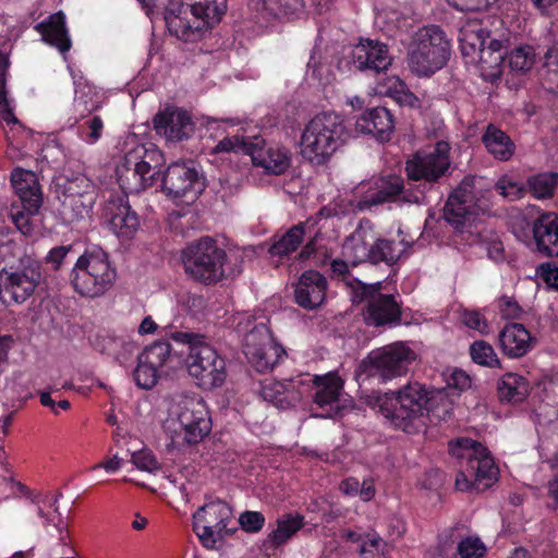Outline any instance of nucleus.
Returning <instances> with one entry per match:
<instances>
[{
  "instance_id": "nucleus-1",
  "label": "nucleus",
  "mask_w": 558,
  "mask_h": 558,
  "mask_svg": "<svg viewBox=\"0 0 558 558\" xmlns=\"http://www.w3.org/2000/svg\"><path fill=\"white\" fill-rule=\"evenodd\" d=\"M165 163L163 154L153 143L138 144L124 155L118 168L120 181H135L123 189L141 192L153 187L160 180L162 192L173 201L195 202L205 190V181L193 163L173 162L160 178Z\"/></svg>"
},
{
  "instance_id": "nucleus-2",
  "label": "nucleus",
  "mask_w": 558,
  "mask_h": 558,
  "mask_svg": "<svg viewBox=\"0 0 558 558\" xmlns=\"http://www.w3.org/2000/svg\"><path fill=\"white\" fill-rule=\"evenodd\" d=\"M374 407L396 429L418 434L427 425L429 413L446 418L452 414V405L444 401L441 392L429 391L417 381H410L396 391L375 398Z\"/></svg>"
},
{
  "instance_id": "nucleus-3",
  "label": "nucleus",
  "mask_w": 558,
  "mask_h": 558,
  "mask_svg": "<svg viewBox=\"0 0 558 558\" xmlns=\"http://www.w3.org/2000/svg\"><path fill=\"white\" fill-rule=\"evenodd\" d=\"M449 453L459 461L456 488L460 492H484L499 476V469L487 447L469 437L449 441Z\"/></svg>"
},
{
  "instance_id": "nucleus-4",
  "label": "nucleus",
  "mask_w": 558,
  "mask_h": 558,
  "mask_svg": "<svg viewBox=\"0 0 558 558\" xmlns=\"http://www.w3.org/2000/svg\"><path fill=\"white\" fill-rule=\"evenodd\" d=\"M451 146L446 141H437L432 149L417 150L405 161L404 172L415 195L414 204H426L432 193H437L440 182L450 174Z\"/></svg>"
},
{
  "instance_id": "nucleus-5",
  "label": "nucleus",
  "mask_w": 558,
  "mask_h": 558,
  "mask_svg": "<svg viewBox=\"0 0 558 558\" xmlns=\"http://www.w3.org/2000/svg\"><path fill=\"white\" fill-rule=\"evenodd\" d=\"M351 137L342 116L329 111L312 118L301 136V154L312 165L323 166Z\"/></svg>"
},
{
  "instance_id": "nucleus-6",
  "label": "nucleus",
  "mask_w": 558,
  "mask_h": 558,
  "mask_svg": "<svg viewBox=\"0 0 558 558\" xmlns=\"http://www.w3.org/2000/svg\"><path fill=\"white\" fill-rule=\"evenodd\" d=\"M227 12V0H170L165 20L171 35L194 40L203 28L218 24Z\"/></svg>"
},
{
  "instance_id": "nucleus-7",
  "label": "nucleus",
  "mask_w": 558,
  "mask_h": 558,
  "mask_svg": "<svg viewBox=\"0 0 558 558\" xmlns=\"http://www.w3.org/2000/svg\"><path fill=\"white\" fill-rule=\"evenodd\" d=\"M383 282L365 283L353 279L351 299L355 304L365 303L364 322L369 327L393 328L402 320V302L399 294L383 293Z\"/></svg>"
},
{
  "instance_id": "nucleus-8",
  "label": "nucleus",
  "mask_w": 558,
  "mask_h": 558,
  "mask_svg": "<svg viewBox=\"0 0 558 558\" xmlns=\"http://www.w3.org/2000/svg\"><path fill=\"white\" fill-rule=\"evenodd\" d=\"M10 181L16 197L10 207L11 220L23 235H32L35 217L44 204L39 179L34 171L15 167L11 171Z\"/></svg>"
},
{
  "instance_id": "nucleus-9",
  "label": "nucleus",
  "mask_w": 558,
  "mask_h": 558,
  "mask_svg": "<svg viewBox=\"0 0 558 558\" xmlns=\"http://www.w3.org/2000/svg\"><path fill=\"white\" fill-rule=\"evenodd\" d=\"M450 57V43L445 32L436 25L420 29L408 50V64L412 73L429 77L442 69Z\"/></svg>"
},
{
  "instance_id": "nucleus-10",
  "label": "nucleus",
  "mask_w": 558,
  "mask_h": 558,
  "mask_svg": "<svg viewBox=\"0 0 558 558\" xmlns=\"http://www.w3.org/2000/svg\"><path fill=\"white\" fill-rule=\"evenodd\" d=\"M116 269L110 265L108 254L98 246L87 248L71 271L74 290L88 298L102 295L116 279Z\"/></svg>"
},
{
  "instance_id": "nucleus-11",
  "label": "nucleus",
  "mask_w": 558,
  "mask_h": 558,
  "mask_svg": "<svg viewBox=\"0 0 558 558\" xmlns=\"http://www.w3.org/2000/svg\"><path fill=\"white\" fill-rule=\"evenodd\" d=\"M415 352L404 342L372 350L359 365V376L364 379H377L388 383L407 375L410 365L415 361Z\"/></svg>"
},
{
  "instance_id": "nucleus-12",
  "label": "nucleus",
  "mask_w": 558,
  "mask_h": 558,
  "mask_svg": "<svg viewBox=\"0 0 558 558\" xmlns=\"http://www.w3.org/2000/svg\"><path fill=\"white\" fill-rule=\"evenodd\" d=\"M226 260V251L209 236L190 243L182 251L186 275L205 286L216 284L223 279Z\"/></svg>"
},
{
  "instance_id": "nucleus-13",
  "label": "nucleus",
  "mask_w": 558,
  "mask_h": 558,
  "mask_svg": "<svg viewBox=\"0 0 558 558\" xmlns=\"http://www.w3.org/2000/svg\"><path fill=\"white\" fill-rule=\"evenodd\" d=\"M44 279L39 260L25 256L16 267L0 271V301L5 306L21 305L36 292Z\"/></svg>"
},
{
  "instance_id": "nucleus-14",
  "label": "nucleus",
  "mask_w": 558,
  "mask_h": 558,
  "mask_svg": "<svg viewBox=\"0 0 558 558\" xmlns=\"http://www.w3.org/2000/svg\"><path fill=\"white\" fill-rule=\"evenodd\" d=\"M186 366L189 374L205 390L221 387L226 381V361L216 349L206 342L203 345L194 347L189 352Z\"/></svg>"
},
{
  "instance_id": "nucleus-15",
  "label": "nucleus",
  "mask_w": 558,
  "mask_h": 558,
  "mask_svg": "<svg viewBox=\"0 0 558 558\" xmlns=\"http://www.w3.org/2000/svg\"><path fill=\"white\" fill-rule=\"evenodd\" d=\"M232 519V508L217 499L205 504L193 515V531L203 546L214 548Z\"/></svg>"
},
{
  "instance_id": "nucleus-16",
  "label": "nucleus",
  "mask_w": 558,
  "mask_h": 558,
  "mask_svg": "<svg viewBox=\"0 0 558 558\" xmlns=\"http://www.w3.org/2000/svg\"><path fill=\"white\" fill-rule=\"evenodd\" d=\"M409 185L407 189L401 175H380L373 181L368 190L361 196L356 208L359 210H367L386 203H414V199H410V196L415 195L416 192L412 184Z\"/></svg>"
},
{
  "instance_id": "nucleus-17",
  "label": "nucleus",
  "mask_w": 558,
  "mask_h": 558,
  "mask_svg": "<svg viewBox=\"0 0 558 558\" xmlns=\"http://www.w3.org/2000/svg\"><path fill=\"white\" fill-rule=\"evenodd\" d=\"M178 422L187 445L201 442L211 430V418L202 397H186L179 403Z\"/></svg>"
},
{
  "instance_id": "nucleus-18",
  "label": "nucleus",
  "mask_w": 558,
  "mask_h": 558,
  "mask_svg": "<svg viewBox=\"0 0 558 558\" xmlns=\"http://www.w3.org/2000/svg\"><path fill=\"white\" fill-rule=\"evenodd\" d=\"M474 189L475 177L465 175L446 202L444 217L458 232H464L475 215L476 196Z\"/></svg>"
},
{
  "instance_id": "nucleus-19",
  "label": "nucleus",
  "mask_w": 558,
  "mask_h": 558,
  "mask_svg": "<svg viewBox=\"0 0 558 558\" xmlns=\"http://www.w3.org/2000/svg\"><path fill=\"white\" fill-rule=\"evenodd\" d=\"M345 59L355 70L364 72L368 76H378L386 74L393 57L388 45L378 40L362 38L357 45L350 49Z\"/></svg>"
},
{
  "instance_id": "nucleus-20",
  "label": "nucleus",
  "mask_w": 558,
  "mask_h": 558,
  "mask_svg": "<svg viewBox=\"0 0 558 558\" xmlns=\"http://www.w3.org/2000/svg\"><path fill=\"white\" fill-rule=\"evenodd\" d=\"M243 352L259 373L271 371L287 355L284 348L270 339L264 326L245 336Z\"/></svg>"
},
{
  "instance_id": "nucleus-21",
  "label": "nucleus",
  "mask_w": 558,
  "mask_h": 558,
  "mask_svg": "<svg viewBox=\"0 0 558 558\" xmlns=\"http://www.w3.org/2000/svg\"><path fill=\"white\" fill-rule=\"evenodd\" d=\"M171 350L168 341H156L137 355V365L132 375L138 388L149 390L157 385Z\"/></svg>"
},
{
  "instance_id": "nucleus-22",
  "label": "nucleus",
  "mask_w": 558,
  "mask_h": 558,
  "mask_svg": "<svg viewBox=\"0 0 558 558\" xmlns=\"http://www.w3.org/2000/svg\"><path fill=\"white\" fill-rule=\"evenodd\" d=\"M153 126L157 135L170 143L189 140L195 132L191 114L177 106L159 110L153 118Z\"/></svg>"
},
{
  "instance_id": "nucleus-23",
  "label": "nucleus",
  "mask_w": 558,
  "mask_h": 558,
  "mask_svg": "<svg viewBox=\"0 0 558 558\" xmlns=\"http://www.w3.org/2000/svg\"><path fill=\"white\" fill-rule=\"evenodd\" d=\"M378 230L368 218L360 219L357 226L343 241L342 253L350 260L351 266L371 262Z\"/></svg>"
},
{
  "instance_id": "nucleus-24",
  "label": "nucleus",
  "mask_w": 558,
  "mask_h": 558,
  "mask_svg": "<svg viewBox=\"0 0 558 558\" xmlns=\"http://www.w3.org/2000/svg\"><path fill=\"white\" fill-rule=\"evenodd\" d=\"M110 230L120 240H131L140 228V217L132 209L125 194H114L109 197L105 207Z\"/></svg>"
},
{
  "instance_id": "nucleus-25",
  "label": "nucleus",
  "mask_w": 558,
  "mask_h": 558,
  "mask_svg": "<svg viewBox=\"0 0 558 558\" xmlns=\"http://www.w3.org/2000/svg\"><path fill=\"white\" fill-rule=\"evenodd\" d=\"M314 383L317 390L313 397V402L322 410L320 413L315 415L326 418L342 417L347 412V407L340 403V392L343 388L340 377L336 374L315 376Z\"/></svg>"
},
{
  "instance_id": "nucleus-26",
  "label": "nucleus",
  "mask_w": 558,
  "mask_h": 558,
  "mask_svg": "<svg viewBox=\"0 0 558 558\" xmlns=\"http://www.w3.org/2000/svg\"><path fill=\"white\" fill-rule=\"evenodd\" d=\"M327 288L328 282L323 274L314 269L305 270L295 283L294 301L306 311H315L324 304Z\"/></svg>"
},
{
  "instance_id": "nucleus-27",
  "label": "nucleus",
  "mask_w": 558,
  "mask_h": 558,
  "mask_svg": "<svg viewBox=\"0 0 558 558\" xmlns=\"http://www.w3.org/2000/svg\"><path fill=\"white\" fill-rule=\"evenodd\" d=\"M247 149L253 165L264 168L269 174H282L290 167L289 151L278 146H267L265 140L260 136L252 137L251 148Z\"/></svg>"
},
{
  "instance_id": "nucleus-28",
  "label": "nucleus",
  "mask_w": 558,
  "mask_h": 558,
  "mask_svg": "<svg viewBox=\"0 0 558 558\" xmlns=\"http://www.w3.org/2000/svg\"><path fill=\"white\" fill-rule=\"evenodd\" d=\"M9 61L3 54H0V122L5 123L10 130L7 133V138L12 146L22 148L25 146L23 140L17 138V135L28 137L32 134L29 129H26L21 121L15 117L13 108L8 99L7 92V70Z\"/></svg>"
},
{
  "instance_id": "nucleus-29",
  "label": "nucleus",
  "mask_w": 558,
  "mask_h": 558,
  "mask_svg": "<svg viewBox=\"0 0 558 558\" xmlns=\"http://www.w3.org/2000/svg\"><path fill=\"white\" fill-rule=\"evenodd\" d=\"M305 525V518L299 512H288L278 517L276 527L263 541L260 549L267 555L276 551L291 541Z\"/></svg>"
},
{
  "instance_id": "nucleus-30",
  "label": "nucleus",
  "mask_w": 558,
  "mask_h": 558,
  "mask_svg": "<svg viewBox=\"0 0 558 558\" xmlns=\"http://www.w3.org/2000/svg\"><path fill=\"white\" fill-rule=\"evenodd\" d=\"M498 343L504 355L520 359L534 349L536 339L522 324L509 323L500 330Z\"/></svg>"
},
{
  "instance_id": "nucleus-31",
  "label": "nucleus",
  "mask_w": 558,
  "mask_h": 558,
  "mask_svg": "<svg viewBox=\"0 0 558 558\" xmlns=\"http://www.w3.org/2000/svg\"><path fill=\"white\" fill-rule=\"evenodd\" d=\"M355 125L360 132L384 143L390 141L395 132V118L389 109L377 106L367 108L356 120Z\"/></svg>"
},
{
  "instance_id": "nucleus-32",
  "label": "nucleus",
  "mask_w": 558,
  "mask_h": 558,
  "mask_svg": "<svg viewBox=\"0 0 558 558\" xmlns=\"http://www.w3.org/2000/svg\"><path fill=\"white\" fill-rule=\"evenodd\" d=\"M536 251L546 257H558V214L546 211L533 222Z\"/></svg>"
},
{
  "instance_id": "nucleus-33",
  "label": "nucleus",
  "mask_w": 558,
  "mask_h": 558,
  "mask_svg": "<svg viewBox=\"0 0 558 558\" xmlns=\"http://www.w3.org/2000/svg\"><path fill=\"white\" fill-rule=\"evenodd\" d=\"M315 218H308L305 221L299 222L288 229L284 233H276L271 238V244L268 253L272 257H278L280 260L289 258L290 255L298 251L304 241L305 234L316 226Z\"/></svg>"
},
{
  "instance_id": "nucleus-34",
  "label": "nucleus",
  "mask_w": 558,
  "mask_h": 558,
  "mask_svg": "<svg viewBox=\"0 0 558 558\" xmlns=\"http://www.w3.org/2000/svg\"><path fill=\"white\" fill-rule=\"evenodd\" d=\"M59 497H61V494L51 495L48 493H38L32 496L31 500L36 506L37 514L43 520L44 527L48 529L51 525L57 531L60 543L66 545L69 531L65 529V524L59 512Z\"/></svg>"
},
{
  "instance_id": "nucleus-35",
  "label": "nucleus",
  "mask_w": 558,
  "mask_h": 558,
  "mask_svg": "<svg viewBox=\"0 0 558 558\" xmlns=\"http://www.w3.org/2000/svg\"><path fill=\"white\" fill-rule=\"evenodd\" d=\"M412 242L408 241L402 232L397 235H383L379 231L374 246L369 264L393 266L411 247Z\"/></svg>"
},
{
  "instance_id": "nucleus-36",
  "label": "nucleus",
  "mask_w": 558,
  "mask_h": 558,
  "mask_svg": "<svg viewBox=\"0 0 558 558\" xmlns=\"http://www.w3.org/2000/svg\"><path fill=\"white\" fill-rule=\"evenodd\" d=\"M41 35L45 43L56 47L64 53L71 49L72 43L65 26V15L63 12L51 14L48 20L38 23L35 27Z\"/></svg>"
},
{
  "instance_id": "nucleus-37",
  "label": "nucleus",
  "mask_w": 558,
  "mask_h": 558,
  "mask_svg": "<svg viewBox=\"0 0 558 558\" xmlns=\"http://www.w3.org/2000/svg\"><path fill=\"white\" fill-rule=\"evenodd\" d=\"M482 143L488 154L498 161L510 160L515 153V144L512 138L497 125L489 123L483 134Z\"/></svg>"
},
{
  "instance_id": "nucleus-38",
  "label": "nucleus",
  "mask_w": 558,
  "mask_h": 558,
  "mask_svg": "<svg viewBox=\"0 0 558 558\" xmlns=\"http://www.w3.org/2000/svg\"><path fill=\"white\" fill-rule=\"evenodd\" d=\"M74 84V109L80 119H84L100 108V95L97 88L89 84L83 75L72 73Z\"/></svg>"
},
{
  "instance_id": "nucleus-39",
  "label": "nucleus",
  "mask_w": 558,
  "mask_h": 558,
  "mask_svg": "<svg viewBox=\"0 0 558 558\" xmlns=\"http://www.w3.org/2000/svg\"><path fill=\"white\" fill-rule=\"evenodd\" d=\"M531 390L529 380L517 373H506L497 383V393L501 402L521 403Z\"/></svg>"
},
{
  "instance_id": "nucleus-40",
  "label": "nucleus",
  "mask_w": 558,
  "mask_h": 558,
  "mask_svg": "<svg viewBox=\"0 0 558 558\" xmlns=\"http://www.w3.org/2000/svg\"><path fill=\"white\" fill-rule=\"evenodd\" d=\"M508 43V39L490 37L477 52L475 62H478L483 70H493L500 74L506 65Z\"/></svg>"
},
{
  "instance_id": "nucleus-41",
  "label": "nucleus",
  "mask_w": 558,
  "mask_h": 558,
  "mask_svg": "<svg viewBox=\"0 0 558 558\" xmlns=\"http://www.w3.org/2000/svg\"><path fill=\"white\" fill-rule=\"evenodd\" d=\"M59 214L64 223H73L88 216L96 203V196H62Z\"/></svg>"
},
{
  "instance_id": "nucleus-42",
  "label": "nucleus",
  "mask_w": 558,
  "mask_h": 558,
  "mask_svg": "<svg viewBox=\"0 0 558 558\" xmlns=\"http://www.w3.org/2000/svg\"><path fill=\"white\" fill-rule=\"evenodd\" d=\"M490 37V32L484 27L462 29L459 37L462 56L469 58L470 62H475L477 52L487 44Z\"/></svg>"
},
{
  "instance_id": "nucleus-43",
  "label": "nucleus",
  "mask_w": 558,
  "mask_h": 558,
  "mask_svg": "<svg viewBox=\"0 0 558 558\" xmlns=\"http://www.w3.org/2000/svg\"><path fill=\"white\" fill-rule=\"evenodd\" d=\"M384 89L380 93L392 98L400 106L415 108L420 104V99L412 93L407 84L398 76H390L387 78Z\"/></svg>"
},
{
  "instance_id": "nucleus-44",
  "label": "nucleus",
  "mask_w": 558,
  "mask_h": 558,
  "mask_svg": "<svg viewBox=\"0 0 558 558\" xmlns=\"http://www.w3.org/2000/svg\"><path fill=\"white\" fill-rule=\"evenodd\" d=\"M527 190L539 199L550 198L558 186V172H542L527 178Z\"/></svg>"
},
{
  "instance_id": "nucleus-45",
  "label": "nucleus",
  "mask_w": 558,
  "mask_h": 558,
  "mask_svg": "<svg viewBox=\"0 0 558 558\" xmlns=\"http://www.w3.org/2000/svg\"><path fill=\"white\" fill-rule=\"evenodd\" d=\"M542 86L551 94H558V45L550 46L544 54Z\"/></svg>"
},
{
  "instance_id": "nucleus-46",
  "label": "nucleus",
  "mask_w": 558,
  "mask_h": 558,
  "mask_svg": "<svg viewBox=\"0 0 558 558\" xmlns=\"http://www.w3.org/2000/svg\"><path fill=\"white\" fill-rule=\"evenodd\" d=\"M392 546L372 530L366 533L365 539L357 548L362 558H391Z\"/></svg>"
},
{
  "instance_id": "nucleus-47",
  "label": "nucleus",
  "mask_w": 558,
  "mask_h": 558,
  "mask_svg": "<svg viewBox=\"0 0 558 558\" xmlns=\"http://www.w3.org/2000/svg\"><path fill=\"white\" fill-rule=\"evenodd\" d=\"M535 63V50L530 45H521L506 56V64L512 72L525 73Z\"/></svg>"
},
{
  "instance_id": "nucleus-48",
  "label": "nucleus",
  "mask_w": 558,
  "mask_h": 558,
  "mask_svg": "<svg viewBox=\"0 0 558 558\" xmlns=\"http://www.w3.org/2000/svg\"><path fill=\"white\" fill-rule=\"evenodd\" d=\"M290 383L277 381V380H264L260 384V397L276 405L277 408L284 409L290 404L287 392Z\"/></svg>"
},
{
  "instance_id": "nucleus-49",
  "label": "nucleus",
  "mask_w": 558,
  "mask_h": 558,
  "mask_svg": "<svg viewBox=\"0 0 558 558\" xmlns=\"http://www.w3.org/2000/svg\"><path fill=\"white\" fill-rule=\"evenodd\" d=\"M470 355L474 363L489 367L500 368L501 363L498 359L495 349L485 340H476L470 345Z\"/></svg>"
},
{
  "instance_id": "nucleus-50",
  "label": "nucleus",
  "mask_w": 558,
  "mask_h": 558,
  "mask_svg": "<svg viewBox=\"0 0 558 558\" xmlns=\"http://www.w3.org/2000/svg\"><path fill=\"white\" fill-rule=\"evenodd\" d=\"M60 189L62 196L82 197L90 195L97 197L94 183L83 174L68 178L64 183L60 185Z\"/></svg>"
},
{
  "instance_id": "nucleus-51",
  "label": "nucleus",
  "mask_w": 558,
  "mask_h": 558,
  "mask_svg": "<svg viewBox=\"0 0 558 558\" xmlns=\"http://www.w3.org/2000/svg\"><path fill=\"white\" fill-rule=\"evenodd\" d=\"M495 191L505 199L514 202L525 196L527 186L512 180L508 175H502L495 183Z\"/></svg>"
},
{
  "instance_id": "nucleus-52",
  "label": "nucleus",
  "mask_w": 558,
  "mask_h": 558,
  "mask_svg": "<svg viewBox=\"0 0 558 558\" xmlns=\"http://www.w3.org/2000/svg\"><path fill=\"white\" fill-rule=\"evenodd\" d=\"M102 131L104 121L99 116H93L83 124H80L77 129L78 136L87 144L97 143L102 135Z\"/></svg>"
},
{
  "instance_id": "nucleus-53",
  "label": "nucleus",
  "mask_w": 558,
  "mask_h": 558,
  "mask_svg": "<svg viewBox=\"0 0 558 558\" xmlns=\"http://www.w3.org/2000/svg\"><path fill=\"white\" fill-rule=\"evenodd\" d=\"M252 145V137H244L240 135L227 136L219 141L214 148L215 153H242L245 155H250V150Z\"/></svg>"
},
{
  "instance_id": "nucleus-54",
  "label": "nucleus",
  "mask_w": 558,
  "mask_h": 558,
  "mask_svg": "<svg viewBox=\"0 0 558 558\" xmlns=\"http://www.w3.org/2000/svg\"><path fill=\"white\" fill-rule=\"evenodd\" d=\"M458 554L461 558H484L486 547L478 537H465L458 544Z\"/></svg>"
},
{
  "instance_id": "nucleus-55",
  "label": "nucleus",
  "mask_w": 558,
  "mask_h": 558,
  "mask_svg": "<svg viewBox=\"0 0 558 558\" xmlns=\"http://www.w3.org/2000/svg\"><path fill=\"white\" fill-rule=\"evenodd\" d=\"M133 464L142 471L155 473L161 469L156 456L148 449H142L132 453Z\"/></svg>"
},
{
  "instance_id": "nucleus-56",
  "label": "nucleus",
  "mask_w": 558,
  "mask_h": 558,
  "mask_svg": "<svg viewBox=\"0 0 558 558\" xmlns=\"http://www.w3.org/2000/svg\"><path fill=\"white\" fill-rule=\"evenodd\" d=\"M266 522L265 515L259 511L246 510L240 514L239 523L247 533H258Z\"/></svg>"
},
{
  "instance_id": "nucleus-57",
  "label": "nucleus",
  "mask_w": 558,
  "mask_h": 558,
  "mask_svg": "<svg viewBox=\"0 0 558 558\" xmlns=\"http://www.w3.org/2000/svg\"><path fill=\"white\" fill-rule=\"evenodd\" d=\"M350 260L336 258L330 263L331 276L338 280L344 281L350 288L355 279L350 271Z\"/></svg>"
},
{
  "instance_id": "nucleus-58",
  "label": "nucleus",
  "mask_w": 558,
  "mask_h": 558,
  "mask_svg": "<svg viewBox=\"0 0 558 558\" xmlns=\"http://www.w3.org/2000/svg\"><path fill=\"white\" fill-rule=\"evenodd\" d=\"M498 308L505 319H518L523 314V310L518 304V302L507 295H504L499 299Z\"/></svg>"
},
{
  "instance_id": "nucleus-59",
  "label": "nucleus",
  "mask_w": 558,
  "mask_h": 558,
  "mask_svg": "<svg viewBox=\"0 0 558 558\" xmlns=\"http://www.w3.org/2000/svg\"><path fill=\"white\" fill-rule=\"evenodd\" d=\"M170 338L178 342L189 345V352L196 347L205 343V336L191 331H174L171 332Z\"/></svg>"
},
{
  "instance_id": "nucleus-60",
  "label": "nucleus",
  "mask_w": 558,
  "mask_h": 558,
  "mask_svg": "<svg viewBox=\"0 0 558 558\" xmlns=\"http://www.w3.org/2000/svg\"><path fill=\"white\" fill-rule=\"evenodd\" d=\"M72 250V245L54 246L48 252L46 263L50 264L54 270H58Z\"/></svg>"
},
{
  "instance_id": "nucleus-61",
  "label": "nucleus",
  "mask_w": 558,
  "mask_h": 558,
  "mask_svg": "<svg viewBox=\"0 0 558 558\" xmlns=\"http://www.w3.org/2000/svg\"><path fill=\"white\" fill-rule=\"evenodd\" d=\"M447 386L464 391L471 387V377L464 371L454 368L447 378Z\"/></svg>"
},
{
  "instance_id": "nucleus-62",
  "label": "nucleus",
  "mask_w": 558,
  "mask_h": 558,
  "mask_svg": "<svg viewBox=\"0 0 558 558\" xmlns=\"http://www.w3.org/2000/svg\"><path fill=\"white\" fill-rule=\"evenodd\" d=\"M537 272L549 288L558 290V266L550 263L542 264Z\"/></svg>"
},
{
  "instance_id": "nucleus-63",
  "label": "nucleus",
  "mask_w": 558,
  "mask_h": 558,
  "mask_svg": "<svg viewBox=\"0 0 558 558\" xmlns=\"http://www.w3.org/2000/svg\"><path fill=\"white\" fill-rule=\"evenodd\" d=\"M463 323L469 328L478 330V331H483L487 327V324H486L485 319L483 318V316L478 312H475V311L465 312L463 314Z\"/></svg>"
},
{
  "instance_id": "nucleus-64",
  "label": "nucleus",
  "mask_w": 558,
  "mask_h": 558,
  "mask_svg": "<svg viewBox=\"0 0 558 558\" xmlns=\"http://www.w3.org/2000/svg\"><path fill=\"white\" fill-rule=\"evenodd\" d=\"M487 256L489 259L499 263L505 259V248L499 240L492 241L487 246Z\"/></svg>"
}]
</instances>
